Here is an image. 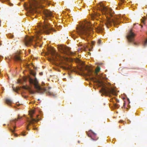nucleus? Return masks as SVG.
Wrapping results in <instances>:
<instances>
[{
  "instance_id": "f257e3e1",
  "label": "nucleus",
  "mask_w": 147,
  "mask_h": 147,
  "mask_svg": "<svg viewBox=\"0 0 147 147\" xmlns=\"http://www.w3.org/2000/svg\"><path fill=\"white\" fill-rule=\"evenodd\" d=\"M98 9L101 11L102 14L106 16V19L104 20L103 22L100 23V25L97 28V30L101 31L104 29V27L108 28L109 26H111L112 24H118L119 20L117 19L115 20L111 19L110 16H112L113 13L112 10L111 8H108L104 6L102 3H100L98 5Z\"/></svg>"
},
{
  "instance_id": "f03ea898",
  "label": "nucleus",
  "mask_w": 147,
  "mask_h": 147,
  "mask_svg": "<svg viewBox=\"0 0 147 147\" xmlns=\"http://www.w3.org/2000/svg\"><path fill=\"white\" fill-rule=\"evenodd\" d=\"M39 27L38 25V26L36 27V36L35 37L32 36L31 37L26 36L24 40V42L26 46H29L30 45H36L37 46H39L40 47H41V45H39L38 44L40 40L38 35L41 34Z\"/></svg>"
},
{
  "instance_id": "7ed1b4c3",
  "label": "nucleus",
  "mask_w": 147,
  "mask_h": 147,
  "mask_svg": "<svg viewBox=\"0 0 147 147\" xmlns=\"http://www.w3.org/2000/svg\"><path fill=\"white\" fill-rule=\"evenodd\" d=\"M44 13L45 16V20L44 22V24H38L39 29L40 30L41 33H45L46 34H48L50 32L51 30L55 31L53 28H51L49 26L46 20L47 19H50L52 17V15L51 11L48 10H45Z\"/></svg>"
},
{
  "instance_id": "20e7f679",
  "label": "nucleus",
  "mask_w": 147,
  "mask_h": 147,
  "mask_svg": "<svg viewBox=\"0 0 147 147\" xmlns=\"http://www.w3.org/2000/svg\"><path fill=\"white\" fill-rule=\"evenodd\" d=\"M44 13L45 16V20L44 22V24H38L39 29L40 30L41 33H45L46 34H48L50 32L51 30L55 31L53 28H51L49 26L46 20L47 19H50L52 17V15L51 11L48 10H45Z\"/></svg>"
},
{
  "instance_id": "39448f33",
  "label": "nucleus",
  "mask_w": 147,
  "mask_h": 147,
  "mask_svg": "<svg viewBox=\"0 0 147 147\" xmlns=\"http://www.w3.org/2000/svg\"><path fill=\"white\" fill-rule=\"evenodd\" d=\"M92 25L89 22H83L79 27L77 28V32L80 36L85 35L88 36L93 30Z\"/></svg>"
},
{
  "instance_id": "423d86ee",
  "label": "nucleus",
  "mask_w": 147,
  "mask_h": 147,
  "mask_svg": "<svg viewBox=\"0 0 147 147\" xmlns=\"http://www.w3.org/2000/svg\"><path fill=\"white\" fill-rule=\"evenodd\" d=\"M29 82L30 84L34 85V87L36 90V92L40 93H42L44 92H46L49 95L53 96H55L56 94H54L52 92H49V90L51 88H49L48 89H46L44 87H42L38 84V82L37 78H35L34 79H33L31 78H29Z\"/></svg>"
},
{
  "instance_id": "0eeeda50",
  "label": "nucleus",
  "mask_w": 147,
  "mask_h": 147,
  "mask_svg": "<svg viewBox=\"0 0 147 147\" xmlns=\"http://www.w3.org/2000/svg\"><path fill=\"white\" fill-rule=\"evenodd\" d=\"M102 86L100 90L101 95H105L106 96H111L112 95H116V93L112 87L111 86L110 84H102Z\"/></svg>"
},
{
  "instance_id": "6e6552de",
  "label": "nucleus",
  "mask_w": 147,
  "mask_h": 147,
  "mask_svg": "<svg viewBox=\"0 0 147 147\" xmlns=\"http://www.w3.org/2000/svg\"><path fill=\"white\" fill-rule=\"evenodd\" d=\"M35 111L34 110H31L29 112V114L30 117V119H28L27 122L28 123L26 129L27 130H30V129L28 128L29 126L31 125H32L34 127V126L33 125L34 122L39 121L38 119H36L33 118V115Z\"/></svg>"
},
{
  "instance_id": "1a4fd4ad",
  "label": "nucleus",
  "mask_w": 147,
  "mask_h": 147,
  "mask_svg": "<svg viewBox=\"0 0 147 147\" xmlns=\"http://www.w3.org/2000/svg\"><path fill=\"white\" fill-rule=\"evenodd\" d=\"M51 56V58L50 59L53 61H60L61 60V56L57 53L53 48H50L49 49Z\"/></svg>"
},
{
  "instance_id": "9d476101",
  "label": "nucleus",
  "mask_w": 147,
  "mask_h": 147,
  "mask_svg": "<svg viewBox=\"0 0 147 147\" xmlns=\"http://www.w3.org/2000/svg\"><path fill=\"white\" fill-rule=\"evenodd\" d=\"M59 50L62 53L67 55H72L74 53L70 51V49L68 47L64 46L61 45L59 47Z\"/></svg>"
},
{
  "instance_id": "9b49d317",
  "label": "nucleus",
  "mask_w": 147,
  "mask_h": 147,
  "mask_svg": "<svg viewBox=\"0 0 147 147\" xmlns=\"http://www.w3.org/2000/svg\"><path fill=\"white\" fill-rule=\"evenodd\" d=\"M87 134L88 137H90L91 139L93 140H96L98 138L96 136V134L90 131L88 132Z\"/></svg>"
},
{
  "instance_id": "f8f14e48",
  "label": "nucleus",
  "mask_w": 147,
  "mask_h": 147,
  "mask_svg": "<svg viewBox=\"0 0 147 147\" xmlns=\"http://www.w3.org/2000/svg\"><path fill=\"white\" fill-rule=\"evenodd\" d=\"M135 36V34L132 32L131 30H130L127 36L128 40L130 42H133L134 40V38Z\"/></svg>"
},
{
  "instance_id": "ddd939ff",
  "label": "nucleus",
  "mask_w": 147,
  "mask_h": 147,
  "mask_svg": "<svg viewBox=\"0 0 147 147\" xmlns=\"http://www.w3.org/2000/svg\"><path fill=\"white\" fill-rule=\"evenodd\" d=\"M23 88L26 90H28L29 92L32 94H34L35 93V92L33 91V90H32L31 88L28 87H27V86H23Z\"/></svg>"
},
{
  "instance_id": "4468645a",
  "label": "nucleus",
  "mask_w": 147,
  "mask_h": 147,
  "mask_svg": "<svg viewBox=\"0 0 147 147\" xmlns=\"http://www.w3.org/2000/svg\"><path fill=\"white\" fill-rule=\"evenodd\" d=\"M35 7L33 6L31 4H30L28 7V9L30 12L31 13H32L34 11Z\"/></svg>"
},
{
  "instance_id": "2eb2a0df",
  "label": "nucleus",
  "mask_w": 147,
  "mask_h": 147,
  "mask_svg": "<svg viewBox=\"0 0 147 147\" xmlns=\"http://www.w3.org/2000/svg\"><path fill=\"white\" fill-rule=\"evenodd\" d=\"M93 71L90 69H89L87 70V75L89 76H92L93 74Z\"/></svg>"
},
{
  "instance_id": "dca6fc26",
  "label": "nucleus",
  "mask_w": 147,
  "mask_h": 147,
  "mask_svg": "<svg viewBox=\"0 0 147 147\" xmlns=\"http://www.w3.org/2000/svg\"><path fill=\"white\" fill-rule=\"evenodd\" d=\"M14 58L15 60L16 61H18L20 62L22 61V59L20 57V56L18 55H16L14 57Z\"/></svg>"
},
{
  "instance_id": "f3484780",
  "label": "nucleus",
  "mask_w": 147,
  "mask_h": 147,
  "mask_svg": "<svg viewBox=\"0 0 147 147\" xmlns=\"http://www.w3.org/2000/svg\"><path fill=\"white\" fill-rule=\"evenodd\" d=\"M2 2H3L5 1H6L8 5L10 6H12L13 5V4L10 2V0H0Z\"/></svg>"
},
{
  "instance_id": "a211bd4d",
  "label": "nucleus",
  "mask_w": 147,
  "mask_h": 147,
  "mask_svg": "<svg viewBox=\"0 0 147 147\" xmlns=\"http://www.w3.org/2000/svg\"><path fill=\"white\" fill-rule=\"evenodd\" d=\"M6 103L8 105H10L12 102V101L9 99H6L5 100Z\"/></svg>"
},
{
  "instance_id": "6ab92c4d",
  "label": "nucleus",
  "mask_w": 147,
  "mask_h": 147,
  "mask_svg": "<svg viewBox=\"0 0 147 147\" xmlns=\"http://www.w3.org/2000/svg\"><path fill=\"white\" fill-rule=\"evenodd\" d=\"M100 67H97L96 68V69L95 70V71L94 72V73L95 74H96V75H97L98 72L100 71Z\"/></svg>"
},
{
  "instance_id": "aec40b11",
  "label": "nucleus",
  "mask_w": 147,
  "mask_h": 147,
  "mask_svg": "<svg viewBox=\"0 0 147 147\" xmlns=\"http://www.w3.org/2000/svg\"><path fill=\"white\" fill-rule=\"evenodd\" d=\"M143 45L144 47L146 46L147 45V39L144 42Z\"/></svg>"
},
{
  "instance_id": "412c9836",
  "label": "nucleus",
  "mask_w": 147,
  "mask_h": 147,
  "mask_svg": "<svg viewBox=\"0 0 147 147\" xmlns=\"http://www.w3.org/2000/svg\"><path fill=\"white\" fill-rule=\"evenodd\" d=\"M101 43V41L100 39H99L98 40L97 43L98 45H99Z\"/></svg>"
},
{
  "instance_id": "4be33fe9",
  "label": "nucleus",
  "mask_w": 147,
  "mask_h": 147,
  "mask_svg": "<svg viewBox=\"0 0 147 147\" xmlns=\"http://www.w3.org/2000/svg\"><path fill=\"white\" fill-rule=\"evenodd\" d=\"M47 0H42V1H41L42 3H44L45 2H47Z\"/></svg>"
},
{
  "instance_id": "5701e85b",
  "label": "nucleus",
  "mask_w": 147,
  "mask_h": 147,
  "mask_svg": "<svg viewBox=\"0 0 147 147\" xmlns=\"http://www.w3.org/2000/svg\"><path fill=\"white\" fill-rule=\"evenodd\" d=\"M63 69H66V70L69 69V68L67 67H63Z\"/></svg>"
},
{
  "instance_id": "b1692460",
  "label": "nucleus",
  "mask_w": 147,
  "mask_h": 147,
  "mask_svg": "<svg viewBox=\"0 0 147 147\" xmlns=\"http://www.w3.org/2000/svg\"><path fill=\"white\" fill-rule=\"evenodd\" d=\"M21 135L24 136H25L26 135V134L24 132H22L21 133Z\"/></svg>"
},
{
  "instance_id": "393cba45",
  "label": "nucleus",
  "mask_w": 147,
  "mask_h": 147,
  "mask_svg": "<svg viewBox=\"0 0 147 147\" xmlns=\"http://www.w3.org/2000/svg\"><path fill=\"white\" fill-rule=\"evenodd\" d=\"M10 130L12 132H14V130H13L11 129H10Z\"/></svg>"
},
{
  "instance_id": "a878e982",
  "label": "nucleus",
  "mask_w": 147,
  "mask_h": 147,
  "mask_svg": "<svg viewBox=\"0 0 147 147\" xmlns=\"http://www.w3.org/2000/svg\"><path fill=\"white\" fill-rule=\"evenodd\" d=\"M18 121V119H14L13 120H12V121Z\"/></svg>"
},
{
  "instance_id": "bb28decb",
  "label": "nucleus",
  "mask_w": 147,
  "mask_h": 147,
  "mask_svg": "<svg viewBox=\"0 0 147 147\" xmlns=\"http://www.w3.org/2000/svg\"><path fill=\"white\" fill-rule=\"evenodd\" d=\"M39 74L40 75H42L43 74L42 72H40L39 73Z\"/></svg>"
},
{
  "instance_id": "cd10ccee",
  "label": "nucleus",
  "mask_w": 147,
  "mask_h": 147,
  "mask_svg": "<svg viewBox=\"0 0 147 147\" xmlns=\"http://www.w3.org/2000/svg\"><path fill=\"white\" fill-rule=\"evenodd\" d=\"M120 0L122 3H123L124 2L125 0Z\"/></svg>"
},
{
  "instance_id": "c85d7f7f",
  "label": "nucleus",
  "mask_w": 147,
  "mask_h": 147,
  "mask_svg": "<svg viewBox=\"0 0 147 147\" xmlns=\"http://www.w3.org/2000/svg\"><path fill=\"white\" fill-rule=\"evenodd\" d=\"M33 129L34 130H36L37 129L36 127H34Z\"/></svg>"
},
{
  "instance_id": "c756f323",
  "label": "nucleus",
  "mask_w": 147,
  "mask_h": 147,
  "mask_svg": "<svg viewBox=\"0 0 147 147\" xmlns=\"http://www.w3.org/2000/svg\"><path fill=\"white\" fill-rule=\"evenodd\" d=\"M11 38H12L13 37V35H11Z\"/></svg>"
},
{
  "instance_id": "7c9ffc66",
  "label": "nucleus",
  "mask_w": 147,
  "mask_h": 147,
  "mask_svg": "<svg viewBox=\"0 0 147 147\" xmlns=\"http://www.w3.org/2000/svg\"><path fill=\"white\" fill-rule=\"evenodd\" d=\"M14 135L15 136H18V135L17 134H14Z\"/></svg>"
},
{
  "instance_id": "2f4dec72",
  "label": "nucleus",
  "mask_w": 147,
  "mask_h": 147,
  "mask_svg": "<svg viewBox=\"0 0 147 147\" xmlns=\"http://www.w3.org/2000/svg\"><path fill=\"white\" fill-rule=\"evenodd\" d=\"M21 118H22V117H20L19 116V117H18V119H21Z\"/></svg>"
},
{
  "instance_id": "473e14b6",
  "label": "nucleus",
  "mask_w": 147,
  "mask_h": 147,
  "mask_svg": "<svg viewBox=\"0 0 147 147\" xmlns=\"http://www.w3.org/2000/svg\"><path fill=\"white\" fill-rule=\"evenodd\" d=\"M32 75H33V76H35V74L34 73H33L32 74Z\"/></svg>"
},
{
  "instance_id": "72a5a7b5",
  "label": "nucleus",
  "mask_w": 147,
  "mask_h": 147,
  "mask_svg": "<svg viewBox=\"0 0 147 147\" xmlns=\"http://www.w3.org/2000/svg\"><path fill=\"white\" fill-rule=\"evenodd\" d=\"M13 90L14 91H17V90H16V89H15H15H14V88H13Z\"/></svg>"
},
{
  "instance_id": "f704fd0d",
  "label": "nucleus",
  "mask_w": 147,
  "mask_h": 147,
  "mask_svg": "<svg viewBox=\"0 0 147 147\" xmlns=\"http://www.w3.org/2000/svg\"><path fill=\"white\" fill-rule=\"evenodd\" d=\"M80 70L81 71L83 72V70H82V69H80Z\"/></svg>"
},
{
  "instance_id": "c9c22d12",
  "label": "nucleus",
  "mask_w": 147,
  "mask_h": 147,
  "mask_svg": "<svg viewBox=\"0 0 147 147\" xmlns=\"http://www.w3.org/2000/svg\"><path fill=\"white\" fill-rule=\"evenodd\" d=\"M13 127L14 129H15V128L16 127L13 126Z\"/></svg>"
},
{
  "instance_id": "e433bc0d",
  "label": "nucleus",
  "mask_w": 147,
  "mask_h": 147,
  "mask_svg": "<svg viewBox=\"0 0 147 147\" xmlns=\"http://www.w3.org/2000/svg\"><path fill=\"white\" fill-rule=\"evenodd\" d=\"M72 37H73V38H74V36H72Z\"/></svg>"
},
{
  "instance_id": "4c0bfd02",
  "label": "nucleus",
  "mask_w": 147,
  "mask_h": 147,
  "mask_svg": "<svg viewBox=\"0 0 147 147\" xmlns=\"http://www.w3.org/2000/svg\"><path fill=\"white\" fill-rule=\"evenodd\" d=\"M1 45V42H0V46Z\"/></svg>"
},
{
  "instance_id": "58836bf2",
  "label": "nucleus",
  "mask_w": 147,
  "mask_h": 147,
  "mask_svg": "<svg viewBox=\"0 0 147 147\" xmlns=\"http://www.w3.org/2000/svg\"><path fill=\"white\" fill-rule=\"evenodd\" d=\"M38 115H37L36 116V117H37V118H38Z\"/></svg>"
},
{
  "instance_id": "ea45409f",
  "label": "nucleus",
  "mask_w": 147,
  "mask_h": 147,
  "mask_svg": "<svg viewBox=\"0 0 147 147\" xmlns=\"http://www.w3.org/2000/svg\"><path fill=\"white\" fill-rule=\"evenodd\" d=\"M16 104H17V105H18V104L17 103H16Z\"/></svg>"
},
{
  "instance_id": "a19ab883",
  "label": "nucleus",
  "mask_w": 147,
  "mask_h": 147,
  "mask_svg": "<svg viewBox=\"0 0 147 147\" xmlns=\"http://www.w3.org/2000/svg\"><path fill=\"white\" fill-rule=\"evenodd\" d=\"M88 69H87V70Z\"/></svg>"
}]
</instances>
